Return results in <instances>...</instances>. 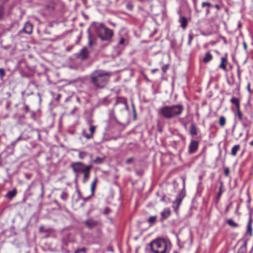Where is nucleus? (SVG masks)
I'll use <instances>...</instances> for the list:
<instances>
[{"mask_svg":"<svg viewBox=\"0 0 253 253\" xmlns=\"http://www.w3.org/2000/svg\"><path fill=\"white\" fill-rule=\"evenodd\" d=\"M86 248L85 247H83L82 248L78 249L77 250H76L75 251L74 253H85L86 252Z\"/></svg>","mask_w":253,"mask_h":253,"instance_id":"obj_31","label":"nucleus"},{"mask_svg":"<svg viewBox=\"0 0 253 253\" xmlns=\"http://www.w3.org/2000/svg\"><path fill=\"white\" fill-rule=\"evenodd\" d=\"M67 246V243L65 242L63 243V245H62V248H64L65 247Z\"/></svg>","mask_w":253,"mask_h":253,"instance_id":"obj_55","label":"nucleus"},{"mask_svg":"<svg viewBox=\"0 0 253 253\" xmlns=\"http://www.w3.org/2000/svg\"><path fill=\"white\" fill-rule=\"evenodd\" d=\"M199 148V142L196 140H192L188 146V153L193 154L195 153Z\"/></svg>","mask_w":253,"mask_h":253,"instance_id":"obj_9","label":"nucleus"},{"mask_svg":"<svg viewBox=\"0 0 253 253\" xmlns=\"http://www.w3.org/2000/svg\"><path fill=\"white\" fill-rule=\"evenodd\" d=\"M226 123V118L223 116H220L219 119V126L223 127L225 126Z\"/></svg>","mask_w":253,"mask_h":253,"instance_id":"obj_21","label":"nucleus"},{"mask_svg":"<svg viewBox=\"0 0 253 253\" xmlns=\"http://www.w3.org/2000/svg\"><path fill=\"white\" fill-rule=\"evenodd\" d=\"M230 102L234 104L235 106L240 103L239 99L236 97H232L230 99Z\"/></svg>","mask_w":253,"mask_h":253,"instance_id":"obj_26","label":"nucleus"},{"mask_svg":"<svg viewBox=\"0 0 253 253\" xmlns=\"http://www.w3.org/2000/svg\"><path fill=\"white\" fill-rule=\"evenodd\" d=\"M93 136L91 134H86L84 135V137L87 139H91V138H93Z\"/></svg>","mask_w":253,"mask_h":253,"instance_id":"obj_44","label":"nucleus"},{"mask_svg":"<svg viewBox=\"0 0 253 253\" xmlns=\"http://www.w3.org/2000/svg\"><path fill=\"white\" fill-rule=\"evenodd\" d=\"M93 44V41L91 39L90 37H89V40L88 41V45L90 47H91Z\"/></svg>","mask_w":253,"mask_h":253,"instance_id":"obj_45","label":"nucleus"},{"mask_svg":"<svg viewBox=\"0 0 253 253\" xmlns=\"http://www.w3.org/2000/svg\"><path fill=\"white\" fill-rule=\"evenodd\" d=\"M227 223L232 227H238L239 225L238 223L235 222L232 219H228L226 221Z\"/></svg>","mask_w":253,"mask_h":253,"instance_id":"obj_22","label":"nucleus"},{"mask_svg":"<svg viewBox=\"0 0 253 253\" xmlns=\"http://www.w3.org/2000/svg\"><path fill=\"white\" fill-rule=\"evenodd\" d=\"M96 129V126H94L90 125L89 127V131L90 132V134H91L92 135H93L94 133L95 132Z\"/></svg>","mask_w":253,"mask_h":253,"instance_id":"obj_33","label":"nucleus"},{"mask_svg":"<svg viewBox=\"0 0 253 253\" xmlns=\"http://www.w3.org/2000/svg\"><path fill=\"white\" fill-rule=\"evenodd\" d=\"M61 97V95L60 94H58L56 98V100L57 101H59Z\"/></svg>","mask_w":253,"mask_h":253,"instance_id":"obj_49","label":"nucleus"},{"mask_svg":"<svg viewBox=\"0 0 253 253\" xmlns=\"http://www.w3.org/2000/svg\"><path fill=\"white\" fill-rule=\"evenodd\" d=\"M220 60L221 62L218 66V68L222 69L223 71L226 72L227 71V65L228 64L227 54H226L224 56L221 57Z\"/></svg>","mask_w":253,"mask_h":253,"instance_id":"obj_10","label":"nucleus"},{"mask_svg":"<svg viewBox=\"0 0 253 253\" xmlns=\"http://www.w3.org/2000/svg\"><path fill=\"white\" fill-rule=\"evenodd\" d=\"M22 139V136L20 135L16 139H15V140L18 142V141H19L20 140H21Z\"/></svg>","mask_w":253,"mask_h":253,"instance_id":"obj_53","label":"nucleus"},{"mask_svg":"<svg viewBox=\"0 0 253 253\" xmlns=\"http://www.w3.org/2000/svg\"><path fill=\"white\" fill-rule=\"evenodd\" d=\"M86 155L87 153L85 152L80 151L79 152L78 157L80 159L83 160L86 156Z\"/></svg>","mask_w":253,"mask_h":253,"instance_id":"obj_29","label":"nucleus"},{"mask_svg":"<svg viewBox=\"0 0 253 253\" xmlns=\"http://www.w3.org/2000/svg\"><path fill=\"white\" fill-rule=\"evenodd\" d=\"M91 196H89L86 198H83V200L84 202H85L86 200H88Z\"/></svg>","mask_w":253,"mask_h":253,"instance_id":"obj_54","label":"nucleus"},{"mask_svg":"<svg viewBox=\"0 0 253 253\" xmlns=\"http://www.w3.org/2000/svg\"><path fill=\"white\" fill-rule=\"evenodd\" d=\"M8 0H5V1H8Z\"/></svg>","mask_w":253,"mask_h":253,"instance_id":"obj_63","label":"nucleus"},{"mask_svg":"<svg viewBox=\"0 0 253 253\" xmlns=\"http://www.w3.org/2000/svg\"><path fill=\"white\" fill-rule=\"evenodd\" d=\"M185 196V194L184 192L181 191L178 193L176 199L173 202L172 208L175 212H177Z\"/></svg>","mask_w":253,"mask_h":253,"instance_id":"obj_5","label":"nucleus"},{"mask_svg":"<svg viewBox=\"0 0 253 253\" xmlns=\"http://www.w3.org/2000/svg\"><path fill=\"white\" fill-rule=\"evenodd\" d=\"M174 253H176V252H175Z\"/></svg>","mask_w":253,"mask_h":253,"instance_id":"obj_64","label":"nucleus"},{"mask_svg":"<svg viewBox=\"0 0 253 253\" xmlns=\"http://www.w3.org/2000/svg\"><path fill=\"white\" fill-rule=\"evenodd\" d=\"M222 186H223V183L222 182H221L220 183V186L219 187V192L218 193V194H217V197L218 198H219L222 194Z\"/></svg>","mask_w":253,"mask_h":253,"instance_id":"obj_35","label":"nucleus"},{"mask_svg":"<svg viewBox=\"0 0 253 253\" xmlns=\"http://www.w3.org/2000/svg\"><path fill=\"white\" fill-rule=\"evenodd\" d=\"M169 66L168 64H166V65H164L162 67V70L163 71V72L165 73L166 72V71L168 70L169 69Z\"/></svg>","mask_w":253,"mask_h":253,"instance_id":"obj_40","label":"nucleus"},{"mask_svg":"<svg viewBox=\"0 0 253 253\" xmlns=\"http://www.w3.org/2000/svg\"><path fill=\"white\" fill-rule=\"evenodd\" d=\"M250 87H251V84H250V83H248L247 88H248V90L249 92H251Z\"/></svg>","mask_w":253,"mask_h":253,"instance_id":"obj_51","label":"nucleus"},{"mask_svg":"<svg viewBox=\"0 0 253 253\" xmlns=\"http://www.w3.org/2000/svg\"><path fill=\"white\" fill-rule=\"evenodd\" d=\"M24 109H25V113H27L28 112H29L30 111L29 107L28 106V105H27L25 103H24Z\"/></svg>","mask_w":253,"mask_h":253,"instance_id":"obj_42","label":"nucleus"},{"mask_svg":"<svg viewBox=\"0 0 253 253\" xmlns=\"http://www.w3.org/2000/svg\"><path fill=\"white\" fill-rule=\"evenodd\" d=\"M214 7H215L218 10L220 9V6L218 4H215Z\"/></svg>","mask_w":253,"mask_h":253,"instance_id":"obj_52","label":"nucleus"},{"mask_svg":"<svg viewBox=\"0 0 253 253\" xmlns=\"http://www.w3.org/2000/svg\"><path fill=\"white\" fill-rule=\"evenodd\" d=\"M133 158L132 157L129 158L126 160V164H129L131 163L133 161Z\"/></svg>","mask_w":253,"mask_h":253,"instance_id":"obj_43","label":"nucleus"},{"mask_svg":"<svg viewBox=\"0 0 253 253\" xmlns=\"http://www.w3.org/2000/svg\"><path fill=\"white\" fill-rule=\"evenodd\" d=\"M236 111L237 112L241 111V109H240V103L237 105L236 106Z\"/></svg>","mask_w":253,"mask_h":253,"instance_id":"obj_46","label":"nucleus"},{"mask_svg":"<svg viewBox=\"0 0 253 253\" xmlns=\"http://www.w3.org/2000/svg\"><path fill=\"white\" fill-rule=\"evenodd\" d=\"M85 166L84 163L81 162H74L71 165V168L76 175H77L79 172H81Z\"/></svg>","mask_w":253,"mask_h":253,"instance_id":"obj_7","label":"nucleus"},{"mask_svg":"<svg viewBox=\"0 0 253 253\" xmlns=\"http://www.w3.org/2000/svg\"><path fill=\"white\" fill-rule=\"evenodd\" d=\"M213 59L212 55L210 52H208L206 53L204 58H203V62L205 63H208L210 61L212 60Z\"/></svg>","mask_w":253,"mask_h":253,"instance_id":"obj_20","label":"nucleus"},{"mask_svg":"<svg viewBox=\"0 0 253 253\" xmlns=\"http://www.w3.org/2000/svg\"><path fill=\"white\" fill-rule=\"evenodd\" d=\"M231 78L233 79L232 83H230V82H228V84L230 86L233 85H234L235 84L234 78L232 76H231Z\"/></svg>","mask_w":253,"mask_h":253,"instance_id":"obj_47","label":"nucleus"},{"mask_svg":"<svg viewBox=\"0 0 253 253\" xmlns=\"http://www.w3.org/2000/svg\"><path fill=\"white\" fill-rule=\"evenodd\" d=\"M212 6V4L209 2H203L202 3V8L205 7V6L210 7Z\"/></svg>","mask_w":253,"mask_h":253,"instance_id":"obj_34","label":"nucleus"},{"mask_svg":"<svg viewBox=\"0 0 253 253\" xmlns=\"http://www.w3.org/2000/svg\"><path fill=\"white\" fill-rule=\"evenodd\" d=\"M237 72L238 78L239 81H240L241 76V71H240L239 67H238L237 68Z\"/></svg>","mask_w":253,"mask_h":253,"instance_id":"obj_41","label":"nucleus"},{"mask_svg":"<svg viewBox=\"0 0 253 253\" xmlns=\"http://www.w3.org/2000/svg\"><path fill=\"white\" fill-rule=\"evenodd\" d=\"M4 8L3 6H0V20L2 19L3 15Z\"/></svg>","mask_w":253,"mask_h":253,"instance_id":"obj_38","label":"nucleus"},{"mask_svg":"<svg viewBox=\"0 0 253 253\" xmlns=\"http://www.w3.org/2000/svg\"><path fill=\"white\" fill-rule=\"evenodd\" d=\"M127 42V41H126L124 38L121 37L120 38L118 44L121 45H125L126 44H127V43H126Z\"/></svg>","mask_w":253,"mask_h":253,"instance_id":"obj_27","label":"nucleus"},{"mask_svg":"<svg viewBox=\"0 0 253 253\" xmlns=\"http://www.w3.org/2000/svg\"><path fill=\"white\" fill-rule=\"evenodd\" d=\"M104 161V159L97 157L95 159L93 160L94 163L96 164H102Z\"/></svg>","mask_w":253,"mask_h":253,"instance_id":"obj_25","label":"nucleus"},{"mask_svg":"<svg viewBox=\"0 0 253 253\" xmlns=\"http://www.w3.org/2000/svg\"><path fill=\"white\" fill-rule=\"evenodd\" d=\"M229 172H230V170H229V168L226 167V168H224V175L226 177H228L229 176Z\"/></svg>","mask_w":253,"mask_h":253,"instance_id":"obj_37","label":"nucleus"},{"mask_svg":"<svg viewBox=\"0 0 253 253\" xmlns=\"http://www.w3.org/2000/svg\"><path fill=\"white\" fill-rule=\"evenodd\" d=\"M17 142L14 140V141H12L11 142L10 145L9 146H7V148H8V147H11V148H12V153L14 152V148H15V147L17 144Z\"/></svg>","mask_w":253,"mask_h":253,"instance_id":"obj_32","label":"nucleus"},{"mask_svg":"<svg viewBox=\"0 0 253 253\" xmlns=\"http://www.w3.org/2000/svg\"><path fill=\"white\" fill-rule=\"evenodd\" d=\"M26 177H27V178L28 179H29V178H30V177L28 176L27 175V176H26Z\"/></svg>","mask_w":253,"mask_h":253,"instance_id":"obj_62","label":"nucleus"},{"mask_svg":"<svg viewBox=\"0 0 253 253\" xmlns=\"http://www.w3.org/2000/svg\"><path fill=\"white\" fill-rule=\"evenodd\" d=\"M198 127L195 123H192L189 128V133L192 136H196L198 135Z\"/></svg>","mask_w":253,"mask_h":253,"instance_id":"obj_15","label":"nucleus"},{"mask_svg":"<svg viewBox=\"0 0 253 253\" xmlns=\"http://www.w3.org/2000/svg\"><path fill=\"white\" fill-rule=\"evenodd\" d=\"M247 251V244L246 242L243 245L240 246L238 250V253H245Z\"/></svg>","mask_w":253,"mask_h":253,"instance_id":"obj_23","label":"nucleus"},{"mask_svg":"<svg viewBox=\"0 0 253 253\" xmlns=\"http://www.w3.org/2000/svg\"><path fill=\"white\" fill-rule=\"evenodd\" d=\"M133 118H134V120L136 119V114H135V113L133 115Z\"/></svg>","mask_w":253,"mask_h":253,"instance_id":"obj_59","label":"nucleus"},{"mask_svg":"<svg viewBox=\"0 0 253 253\" xmlns=\"http://www.w3.org/2000/svg\"><path fill=\"white\" fill-rule=\"evenodd\" d=\"M171 214L170 210L169 208L165 209L161 212V221H163L164 220L168 218Z\"/></svg>","mask_w":253,"mask_h":253,"instance_id":"obj_14","label":"nucleus"},{"mask_svg":"<svg viewBox=\"0 0 253 253\" xmlns=\"http://www.w3.org/2000/svg\"><path fill=\"white\" fill-rule=\"evenodd\" d=\"M158 71V69H157V68H156V69H152V70H151V73H152V74H154V73H155L156 72H157Z\"/></svg>","mask_w":253,"mask_h":253,"instance_id":"obj_50","label":"nucleus"},{"mask_svg":"<svg viewBox=\"0 0 253 253\" xmlns=\"http://www.w3.org/2000/svg\"><path fill=\"white\" fill-rule=\"evenodd\" d=\"M152 253H168V244L163 238H159L152 241L149 244Z\"/></svg>","mask_w":253,"mask_h":253,"instance_id":"obj_3","label":"nucleus"},{"mask_svg":"<svg viewBox=\"0 0 253 253\" xmlns=\"http://www.w3.org/2000/svg\"><path fill=\"white\" fill-rule=\"evenodd\" d=\"M244 47H245V48H247V45H246V43H244Z\"/></svg>","mask_w":253,"mask_h":253,"instance_id":"obj_60","label":"nucleus"},{"mask_svg":"<svg viewBox=\"0 0 253 253\" xmlns=\"http://www.w3.org/2000/svg\"><path fill=\"white\" fill-rule=\"evenodd\" d=\"M236 116L238 117L239 121H242L243 120V115L241 111L237 112Z\"/></svg>","mask_w":253,"mask_h":253,"instance_id":"obj_28","label":"nucleus"},{"mask_svg":"<svg viewBox=\"0 0 253 253\" xmlns=\"http://www.w3.org/2000/svg\"><path fill=\"white\" fill-rule=\"evenodd\" d=\"M111 73L108 72L97 70L90 74L89 76L90 83L95 89H102L107 85Z\"/></svg>","mask_w":253,"mask_h":253,"instance_id":"obj_1","label":"nucleus"},{"mask_svg":"<svg viewBox=\"0 0 253 253\" xmlns=\"http://www.w3.org/2000/svg\"><path fill=\"white\" fill-rule=\"evenodd\" d=\"M5 75L4 70L3 68H0V78L2 79Z\"/></svg>","mask_w":253,"mask_h":253,"instance_id":"obj_36","label":"nucleus"},{"mask_svg":"<svg viewBox=\"0 0 253 253\" xmlns=\"http://www.w3.org/2000/svg\"><path fill=\"white\" fill-rule=\"evenodd\" d=\"M17 194V190L15 189L11 191H8L6 194V197L9 199H12L13 197H14Z\"/></svg>","mask_w":253,"mask_h":253,"instance_id":"obj_19","label":"nucleus"},{"mask_svg":"<svg viewBox=\"0 0 253 253\" xmlns=\"http://www.w3.org/2000/svg\"><path fill=\"white\" fill-rule=\"evenodd\" d=\"M240 145L239 144L235 145L232 147L231 150V155L232 156H236L237 152L240 149Z\"/></svg>","mask_w":253,"mask_h":253,"instance_id":"obj_18","label":"nucleus"},{"mask_svg":"<svg viewBox=\"0 0 253 253\" xmlns=\"http://www.w3.org/2000/svg\"><path fill=\"white\" fill-rule=\"evenodd\" d=\"M69 194L67 192L63 191L60 196V198L63 201L66 202L68 198Z\"/></svg>","mask_w":253,"mask_h":253,"instance_id":"obj_24","label":"nucleus"},{"mask_svg":"<svg viewBox=\"0 0 253 253\" xmlns=\"http://www.w3.org/2000/svg\"><path fill=\"white\" fill-rule=\"evenodd\" d=\"M98 182L97 177L96 176L94 177L93 180L91 183L90 185V191H91V195L90 196H93L94 195L95 190L96 187V184Z\"/></svg>","mask_w":253,"mask_h":253,"instance_id":"obj_16","label":"nucleus"},{"mask_svg":"<svg viewBox=\"0 0 253 253\" xmlns=\"http://www.w3.org/2000/svg\"><path fill=\"white\" fill-rule=\"evenodd\" d=\"M193 40V36L192 34H189L188 36V44L189 45H191V42Z\"/></svg>","mask_w":253,"mask_h":253,"instance_id":"obj_39","label":"nucleus"},{"mask_svg":"<svg viewBox=\"0 0 253 253\" xmlns=\"http://www.w3.org/2000/svg\"><path fill=\"white\" fill-rule=\"evenodd\" d=\"M178 22L180 23L181 27L185 29L187 26L188 21L186 18L184 16H180Z\"/></svg>","mask_w":253,"mask_h":253,"instance_id":"obj_17","label":"nucleus"},{"mask_svg":"<svg viewBox=\"0 0 253 253\" xmlns=\"http://www.w3.org/2000/svg\"><path fill=\"white\" fill-rule=\"evenodd\" d=\"M184 111L182 104H176L171 106H164L158 111L159 115L166 119H171L181 115Z\"/></svg>","mask_w":253,"mask_h":253,"instance_id":"obj_2","label":"nucleus"},{"mask_svg":"<svg viewBox=\"0 0 253 253\" xmlns=\"http://www.w3.org/2000/svg\"><path fill=\"white\" fill-rule=\"evenodd\" d=\"M210 13V9L209 8L206 10V15H208Z\"/></svg>","mask_w":253,"mask_h":253,"instance_id":"obj_57","label":"nucleus"},{"mask_svg":"<svg viewBox=\"0 0 253 253\" xmlns=\"http://www.w3.org/2000/svg\"><path fill=\"white\" fill-rule=\"evenodd\" d=\"M236 87L239 89L240 88V83L236 84Z\"/></svg>","mask_w":253,"mask_h":253,"instance_id":"obj_56","label":"nucleus"},{"mask_svg":"<svg viewBox=\"0 0 253 253\" xmlns=\"http://www.w3.org/2000/svg\"><path fill=\"white\" fill-rule=\"evenodd\" d=\"M84 224L89 230L96 228L101 225L99 221L96 220L93 218H89L86 219L84 221Z\"/></svg>","mask_w":253,"mask_h":253,"instance_id":"obj_6","label":"nucleus"},{"mask_svg":"<svg viewBox=\"0 0 253 253\" xmlns=\"http://www.w3.org/2000/svg\"><path fill=\"white\" fill-rule=\"evenodd\" d=\"M30 189V186H29L28 188V190H29Z\"/></svg>","mask_w":253,"mask_h":253,"instance_id":"obj_61","label":"nucleus"},{"mask_svg":"<svg viewBox=\"0 0 253 253\" xmlns=\"http://www.w3.org/2000/svg\"><path fill=\"white\" fill-rule=\"evenodd\" d=\"M95 32L97 36L103 41L110 40L114 35L113 31L106 27L103 23L95 25Z\"/></svg>","mask_w":253,"mask_h":253,"instance_id":"obj_4","label":"nucleus"},{"mask_svg":"<svg viewBox=\"0 0 253 253\" xmlns=\"http://www.w3.org/2000/svg\"><path fill=\"white\" fill-rule=\"evenodd\" d=\"M33 25L31 23L27 22L24 25L23 30L25 33L27 34H31L33 32Z\"/></svg>","mask_w":253,"mask_h":253,"instance_id":"obj_13","label":"nucleus"},{"mask_svg":"<svg viewBox=\"0 0 253 253\" xmlns=\"http://www.w3.org/2000/svg\"><path fill=\"white\" fill-rule=\"evenodd\" d=\"M92 167L91 165H87L81 171L83 174V181L84 183L87 182L90 177V170Z\"/></svg>","mask_w":253,"mask_h":253,"instance_id":"obj_8","label":"nucleus"},{"mask_svg":"<svg viewBox=\"0 0 253 253\" xmlns=\"http://www.w3.org/2000/svg\"><path fill=\"white\" fill-rule=\"evenodd\" d=\"M157 216H151L148 219V221L150 223H154L157 219Z\"/></svg>","mask_w":253,"mask_h":253,"instance_id":"obj_30","label":"nucleus"},{"mask_svg":"<svg viewBox=\"0 0 253 253\" xmlns=\"http://www.w3.org/2000/svg\"><path fill=\"white\" fill-rule=\"evenodd\" d=\"M89 55V52L87 48L85 47H83L80 51V52L77 54V57L82 60L86 59Z\"/></svg>","mask_w":253,"mask_h":253,"instance_id":"obj_11","label":"nucleus"},{"mask_svg":"<svg viewBox=\"0 0 253 253\" xmlns=\"http://www.w3.org/2000/svg\"><path fill=\"white\" fill-rule=\"evenodd\" d=\"M253 221V220L252 217L251 216H250L248 219V221L246 234H249L250 235V236H251V237L252 236V235H253V228H252Z\"/></svg>","mask_w":253,"mask_h":253,"instance_id":"obj_12","label":"nucleus"},{"mask_svg":"<svg viewBox=\"0 0 253 253\" xmlns=\"http://www.w3.org/2000/svg\"><path fill=\"white\" fill-rule=\"evenodd\" d=\"M127 8L129 10H132L133 8V6L131 4H127L126 5Z\"/></svg>","mask_w":253,"mask_h":253,"instance_id":"obj_48","label":"nucleus"},{"mask_svg":"<svg viewBox=\"0 0 253 253\" xmlns=\"http://www.w3.org/2000/svg\"><path fill=\"white\" fill-rule=\"evenodd\" d=\"M250 145L251 146H253V140H252L250 142Z\"/></svg>","mask_w":253,"mask_h":253,"instance_id":"obj_58","label":"nucleus"}]
</instances>
